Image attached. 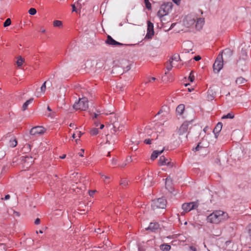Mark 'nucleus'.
<instances>
[{
    "label": "nucleus",
    "instance_id": "obj_1",
    "mask_svg": "<svg viewBox=\"0 0 251 251\" xmlns=\"http://www.w3.org/2000/svg\"><path fill=\"white\" fill-rule=\"evenodd\" d=\"M192 120L190 121H185L184 122L182 125L180 126L178 130V134L181 135L185 133L188 129H189V131L188 132V134H189L191 130H195L198 132V133H199L200 131L201 130V127L199 126L194 125V126H192Z\"/></svg>",
    "mask_w": 251,
    "mask_h": 251
},
{
    "label": "nucleus",
    "instance_id": "obj_35",
    "mask_svg": "<svg viewBox=\"0 0 251 251\" xmlns=\"http://www.w3.org/2000/svg\"><path fill=\"white\" fill-rule=\"evenodd\" d=\"M171 60H170V61H173V60H176V61H178L179 60H180L179 55L178 54H174L171 58Z\"/></svg>",
    "mask_w": 251,
    "mask_h": 251
},
{
    "label": "nucleus",
    "instance_id": "obj_41",
    "mask_svg": "<svg viewBox=\"0 0 251 251\" xmlns=\"http://www.w3.org/2000/svg\"><path fill=\"white\" fill-rule=\"evenodd\" d=\"M23 150L25 151H30L31 150L30 145L29 144H26L24 147Z\"/></svg>",
    "mask_w": 251,
    "mask_h": 251
},
{
    "label": "nucleus",
    "instance_id": "obj_33",
    "mask_svg": "<svg viewBox=\"0 0 251 251\" xmlns=\"http://www.w3.org/2000/svg\"><path fill=\"white\" fill-rule=\"evenodd\" d=\"M62 25V23L60 21L55 20L53 22V26L55 27H60Z\"/></svg>",
    "mask_w": 251,
    "mask_h": 251
},
{
    "label": "nucleus",
    "instance_id": "obj_31",
    "mask_svg": "<svg viewBox=\"0 0 251 251\" xmlns=\"http://www.w3.org/2000/svg\"><path fill=\"white\" fill-rule=\"evenodd\" d=\"M234 114H233L232 113H229L227 114L226 115H224L222 117V119H233L234 118Z\"/></svg>",
    "mask_w": 251,
    "mask_h": 251
},
{
    "label": "nucleus",
    "instance_id": "obj_16",
    "mask_svg": "<svg viewBox=\"0 0 251 251\" xmlns=\"http://www.w3.org/2000/svg\"><path fill=\"white\" fill-rule=\"evenodd\" d=\"M117 120V117L115 114L113 116L111 117V122L112 123V129L114 132H116L117 130V124L116 123Z\"/></svg>",
    "mask_w": 251,
    "mask_h": 251
},
{
    "label": "nucleus",
    "instance_id": "obj_10",
    "mask_svg": "<svg viewBox=\"0 0 251 251\" xmlns=\"http://www.w3.org/2000/svg\"><path fill=\"white\" fill-rule=\"evenodd\" d=\"M44 132V128L43 126H37L31 129L30 134L32 135L42 134Z\"/></svg>",
    "mask_w": 251,
    "mask_h": 251
},
{
    "label": "nucleus",
    "instance_id": "obj_23",
    "mask_svg": "<svg viewBox=\"0 0 251 251\" xmlns=\"http://www.w3.org/2000/svg\"><path fill=\"white\" fill-rule=\"evenodd\" d=\"M172 184V179L170 177V176H168L166 178V188L168 189L169 190H170L169 189L171 188Z\"/></svg>",
    "mask_w": 251,
    "mask_h": 251
},
{
    "label": "nucleus",
    "instance_id": "obj_19",
    "mask_svg": "<svg viewBox=\"0 0 251 251\" xmlns=\"http://www.w3.org/2000/svg\"><path fill=\"white\" fill-rule=\"evenodd\" d=\"M22 157H24V159H23V163L24 164L26 163L27 165H29V166H30V165L33 162V160L31 156H23Z\"/></svg>",
    "mask_w": 251,
    "mask_h": 251
},
{
    "label": "nucleus",
    "instance_id": "obj_36",
    "mask_svg": "<svg viewBox=\"0 0 251 251\" xmlns=\"http://www.w3.org/2000/svg\"><path fill=\"white\" fill-rule=\"evenodd\" d=\"M146 7L148 10H151V3L150 2L149 0H144Z\"/></svg>",
    "mask_w": 251,
    "mask_h": 251
},
{
    "label": "nucleus",
    "instance_id": "obj_22",
    "mask_svg": "<svg viewBox=\"0 0 251 251\" xmlns=\"http://www.w3.org/2000/svg\"><path fill=\"white\" fill-rule=\"evenodd\" d=\"M152 176L151 175H148L147 177L145 178V183L147 184V187H150L152 186Z\"/></svg>",
    "mask_w": 251,
    "mask_h": 251
},
{
    "label": "nucleus",
    "instance_id": "obj_21",
    "mask_svg": "<svg viewBox=\"0 0 251 251\" xmlns=\"http://www.w3.org/2000/svg\"><path fill=\"white\" fill-rule=\"evenodd\" d=\"M184 104H180L178 105L176 108V112L179 115H181L184 110Z\"/></svg>",
    "mask_w": 251,
    "mask_h": 251
},
{
    "label": "nucleus",
    "instance_id": "obj_48",
    "mask_svg": "<svg viewBox=\"0 0 251 251\" xmlns=\"http://www.w3.org/2000/svg\"><path fill=\"white\" fill-rule=\"evenodd\" d=\"M84 152V149H81V152L78 153V155L80 156H81V157L83 156Z\"/></svg>",
    "mask_w": 251,
    "mask_h": 251
},
{
    "label": "nucleus",
    "instance_id": "obj_62",
    "mask_svg": "<svg viewBox=\"0 0 251 251\" xmlns=\"http://www.w3.org/2000/svg\"><path fill=\"white\" fill-rule=\"evenodd\" d=\"M163 111L162 109H160L159 112L157 113V114H156L157 115H159L160 114H161V113H162Z\"/></svg>",
    "mask_w": 251,
    "mask_h": 251
},
{
    "label": "nucleus",
    "instance_id": "obj_9",
    "mask_svg": "<svg viewBox=\"0 0 251 251\" xmlns=\"http://www.w3.org/2000/svg\"><path fill=\"white\" fill-rule=\"evenodd\" d=\"M154 33L153 24L150 21H148L147 33L146 35L145 38L149 39H151Z\"/></svg>",
    "mask_w": 251,
    "mask_h": 251
},
{
    "label": "nucleus",
    "instance_id": "obj_30",
    "mask_svg": "<svg viewBox=\"0 0 251 251\" xmlns=\"http://www.w3.org/2000/svg\"><path fill=\"white\" fill-rule=\"evenodd\" d=\"M104 63H105L104 60L99 59L97 61V62L96 63V68H99V69L101 68L103 66Z\"/></svg>",
    "mask_w": 251,
    "mask_h": 251
},
{
    "label": "nucleus",
    "instance_id": "obj_26",
    "mask_svg": "<svg viewBox=\"0 0 251 251\" xmlns=\"http://www.w3.org/2000/svg\"><path fill=\"white\" fill-rule=\"evenodd\" d=\"M247 80L245 79L243 77H239L237 78L235 82L237 85H241L242 84H244L245 82H246Z\"/></svg>",
    "mask_w": 251,
    "mask_h": 251
},
{
    "label": "nucleus",
    "instance_id": "obj_42",
    "mask_svg": "<svg viewBox=\"0 0 251 251\" xmlns=\"http://www.w3.org/2000/svg\"><path fill=\"white\" fill-rule=\"evenodd\" d=\"M201 142L199 143L197 145V146H196V147L193 149V151H198L200 150V149L202 148L203 146H201Z\"/></svg>",
    "mask_w": 251,
    "mask_h": 251
},
{
    "label": "nucleus",
    "instance_id": "obj_58",
    "mask_svg": "<svg viewBox=\"0 0 251 251\" xmlns=\"http://www.w3.org/2000/svg\"><path fill=\"white\" fill-rule=\"evenodd\" d=\"M190 249L193 251H197V249L195 247H194L191 246L190 247Z\"/></svg>",
    "mask_w": 251,
    "mask_h": 251
},
{
    "label": "nucleus",
    "instance_id": "obj_38",
    "mask_svg": "<svg viewBox=\"0 0 251 251\" xmlns=\"http://www.w3.org/2000/svg\"><path fill=\"white\" fill-rule=\"evenodd\" d=\"M11 21L10 18H7L5 21L4 22L3 26L4 27H7L11 25Z\"/></svg>",
    "mask_w": 251,
    "mask_h": 251
},
{
    "label": "nucleus",
    "instance_id": "obj_7",
    "mask_svg": "<svg viewBox=\"0 0 251 251\" xmlns=\"http://www.w3.org/2000/svg\"><path fill=\"white\" fill-rule=\"evenodd\" d=\"M223 67V58L222 54H219L213 66L215 73H219Z\"/></svg>",
    "mask_w": 251,
    "mask_h": 251
},
{
    "label": "nucleus",
    "instance_id": "obj_47",
    "mask_svg": "<svg viewBox=\"0 0 251 251\" xmlns=\"http://www.w3.org/2000/svg\"><path fill=\"white\" fill-rule=\"evenodd\" d=\"M201 57L200 56V55H197V56H195L194 57V59L195 60V61H199L200 60H201Z\"/></svg>",
    "mask_w": 251,
    "mask_h": 251
},
{
    "label": "nucleus",
    "instance_id": "obj_14",
    "mask_svg": "<svg viewBox=\"0 0 251 251\" xmlns=\"http://www.w3.org/2000/svg\"><path fill=\"white\" fill-rule=\"evenodd\" d=\"M159 227V225L157 223H150L149 226L146 228L147 230H150L152 232H154L156 230H157Z\"/></svg>",
    "mask_w": 251,
    "mask_h": 251
},
{
    "label": "nucleus",
    "instance_id": "obj_20",
    "mask_svg": "<svg viewBox=\"0 0 251 251\" xmlns=\"http://www.w3.org/2000/svg\"><path fill=\"white\" fill-rule=\"evenodd\" d=\"M164 151V149L162 150L161 151H154L151 155V160H154V159H155L159 155L161 154L163 151Z\"/></svg>",
    "mask_w": 251,
    "mask_h": 251
},
{
    "label": "nucleus",
    "instance_id": "obj_24",
    "mask_svg": "<svg viewBox=\"0 0 251 251\" xmlns=\"http://www.w3.org/2000/svg\"><path fill=\"white\" fill-rule=\"evenodd\" d=\"M17 145V141L15 137H12L9 139V146L10 147L14 148Z\"/></svg>",
    "mask_w": 251,
    "mask_h": 251
},
{
    "label": "nucleus",
    "instance_id": "obj_28",
    "mask_svg": "<svg viewBox=\"0 0 251 251\" xmlns=\"http://www.w3.org/2000/svg\"><path fill=\"white\" fill-rule=\"evenodd\" d=\"M168 161V159H166L164 156L162 155L160 157L158 163L159 165H165L166 164V161Z\"/></svg>",
    "mask_w": 251,
    "mask_h": 251
},
{
    "label": "nucleus",
    "instance_id": "obj_61",
    "mask_svg": "<svg viewBox=\"0 0 251 251\" xmlns=\"http://www.w3.org/2000/svg\"><path fill=\"white\" fill-rule=\"evenodd\" d=\"M66 157V154H64L62 156H60V158L61 159H64Z\"/></svg>",
    "mask_w": 251,
    "mask_h": 251
},
{
    "label": "nucleus",
    "instance_id": "obj_18",
    "mask_svg": "<svg viewBox=\"0 0 251 251\" xmlns=\"http://www.w3.org/2000/svg\"><path fill=\"white\" fill-rule=\"evenodd\" d=\"M223 55L224 54L225 57L226 58H230L232 55V51L229 49H226L224 50H223L221 53Z\"/></svg>",
    "mask_w": 251,
    "mask_h": 251
},
{
    "label": "nucleus",
    "instance_id": "obj_15",
    "mask_svg": "<svg viewBox=\"0 0 251 251\" xmlns=\"http://www.w3.org/2000/svg\"><path fill=\"white\" fill-rule=\"evenodd\" d=\"M185 21L188 25L190 26L195 24L196 20L195 18L191 15H187L185 18Z\"/></svg>",
    "mask_w": 251,
    "mask_h": 251
},
{
    "label": "nucleus",
    "instance_id": "obj_6",
    "mask_svg": "<svg viewBox=\"0 0 251 251\" xmlns=\"http://www.w3.org/2000/svg\"><path fill=\"white\" fill-rule=\"evenodd\" d=\"M121 67H114L112 72H122L121 68L123 70V72L128 71L130 69V64L126 60H122L120 63Z\"/></svg>",
    "mask_w": 251,
    "mask_h": 251
},
{
    "label": "nucleus",
    "instance_id": "obj_11",
    "mask_svg": "<svg viewBox=\"0 0 251 251\" xmlns=\"http://www.w3.org/2000/svg\"><path fill=\"white\" fill-rule=\"evenodd\" d=\"M105 43H106V44H107L108 45H111V46H124V45H125V44H123L122 43H121L120 42H118L115 41L110 35H108L107 36V39L105 41Z\"/></svg>",
    "mask_w": 251,
    "mask_h": 251
},
{
    "label": "nucleus",
    "instance_id": "obj_8",
    "mask_svg": "<svg viewBox=\"0 0 251 251\" xmlns=\"http://www.w3.org/2000/svg\"><path fill=\"white\" fill-rule=\"evenodd\" d=\"M199 201L184 203L182 205V208L185 212H189L192 210L196 209L199 206Z\"/></svg>",
    "mask_w": 251,
    "mask_h": 251
},
{
    "label": "nucleus",
    "instance_id": "obj_40",
    "mask_svg": "<svg viewBox=\"0 0 251 251\" xmlns=\"http://www.w3.org/2000/svg\"><path fill=\"white\" fill-rule=\"evenodd\" d=\"M36 12H37V11H36V9H35L34 8H31L28 10L29 14L31 15H35Z\"/></svg>",
    "mask_w": 251,
    "mask_h": 251
},
{
    "label": "nucleus",
    "instance_id": "obj_2",
    "mask_svg": "<svg viewBox=\"0 0 251 251\" xmlns=\"http://www.w3.org/2000/svg\"><path fill=\"white\" fill-rule=\"evenodd\" d=\"M224 212L222 211H215L207 217L208 222L218 224L223 219Z\"/></svg>",
    "mask_w": 251,
    "mask_h": 251
},
{
    "label": "nucleus",
    "instance_id": "obj_13",
    "mask_svg": "<svg viewBox=\"0 0 251 251\" xmlns=\"http://www.w3.org/2000/svg\"><path fill=\"white\" fill-rule=\"evenodd\" d=\"M223 124L221 122H219L213 129V133L216 138H217L219 132L221 131Z\"/></svg>",
    "mask_w": 251,
    "mask_h": 251
},
{
    "label": "nucleus",
    "instance_id": "obj_59",
    "mask_svg": "<svg viewBox=\"0 0 251 251\" xmlns=\"http://www.w3.org/2000/svg\"><path fill=\"white\" fill-rule=\"evenodd\" d=\"M69 126L71 127H73L74 128L75 126V124H73V123H71L69 125Z\"/></svg>",
    "mask_w": 251,
    "mask_h": 251
},
{
    "label": "nucleus",
    "instance_id": "obj_63",
    "mask_svg": "<svg viewBox=\"0 0 251 251\" xmlns=\"http://www.w3.org/2000/svg\"><path fill=\"white\" fill-rule=\"evenodd\" d=\"M82 134H83V133H82L81 131H79V132L78 137L80 138Z\"/></svg>",
    "mask_w": 251,
    "mask_h": 251
},
{
    "label": "nucleus",
    "instance_id": "obj_34",
    "mask_svg": "<svg viewBox=\"0 0 251 251\" xmlns=\"http://www.w3.org/2000/svg\"><path fill=\"white\" fill-rule=\"evenodd\" d=\"M188 79L191 82L194 81V80L195 79V76L194 75V72L193 71H191V73H190L189 76L188 77Z\"/></svg>",
    "mask_w": 251,
    "mask_h": 251
},
{
    "label": "nucleus",
    "instance_id": "obj_3",
    "mask_svg": "<svg viewBox=\"0 0 251 251\" xmlns=\"http://www.w3.org/2000/svg\"><path fill=\"white\" fill-rule=\"evenodd\" d=\"M73 107L76 110H86L88 108V100L86 97L79 98L78 102H75Z\"/></svg>",
    "mask_w": 251,
    "mask_h": 251
},
{
    "label": "nucleus",
    "instance_id": "obj_50",
    "mask_svg": "<svg viewBox=\"0 0 251 251\" xmlns=\"http://www.w3.org/2000/svg\"><path fill=\"white\" fill-rule=\"evenodd\" d=\"M10 198V196L9 195H6L4 198H1L2 200H9Z\"/></svg>",
    "mask_w": 251,
    "mask_h": 251
},
{
    "label": "nucleus",
    "instance_id": "obj_29",
    "mask_svg": "<svg viewBox=\"0 0 251 251\" xmlns=\"http://www.w3.org/2000/svg\"><path fill=\"white\" fill-rule=\"evenodd\" d=\"M128 180L126 178H122L121 180L120 185L123 188H124L128 185Z\"/></svg>",
    "mask_w": 251,
    "mask_h": 251
},
{
    "label": "nucleus",
    "instance_id": "obj_32",
    "mask_svg": "<svg viewBox=\"0 0 251 251\" xmlns=\"http://www.w3.org/2000/svg\"><path fill=\"white\" fill-rule=\"evenodd\" d=\"M24 62V59L21 56H20L18 57V59L17 61V64L18 66V67L21 66Z\"/></svg>",
    "mask_w": 251,
    "mask_h": 251
},
{
    "label": "nucleus",
    "instance_id": "obj_27",
    "mask_svg": "<svg viewBox=\"0 0 251 251\" xmlns=\"http://www.w3.org/2000/svg\"><path fill=\"white\" fill-rule=\"evenodd\" d=\"M33 100V98H30L28 100H26L22 106V110L23 111L25 110L28 107V105Z\"/></svg>",
    "mask_w": 251,
    "mask_h": 251
},
{
    "label": "nucleus",
    "instance_id": "obj_49",
    "mask_svg": "<svg viewBox=\"0 0 251 251\" xmlns=\"http://www.w3.org/2000/svg\"><path fill=\"white\" fill-rule=\"evenodd\" d=\"M96 190L93 191V190H90L89 191V194L90 196H92L94 193H95Z\"/></svg>",
    "mask_w": 251,
    "mask_h": 251
},
{
    "label": "nucleus",
    "instance_id": "obj_12",
    "mask_svg": "<svg viewBox=\"0 0 251 251\" xmlns=\"http://www.w3.org/2000/svg\"><path fill=\"white\" fill-rule=\"evenodd\" d=\"M216 95V88L214 86L210 87L207 91V99L209 100H212L214 99Z\"/></svg>",
    "mask_w": 251,
    "mask_h": 251
},
{
    "label": "nucleus",
    "instance_id": "obj_43",
    "mask_svg": "<svg viewBox=\"0 0 251 251\" xmlns=\"http://www.w3.org/2000/svg\"><path fill=\"white\" fill-rule=\"evenodd\" d=\"M153 140V139H146L144 142V143L146 144H148V145H150L151 143V141Z\"/></svg>",
    "mask_w": 251,
    "mask_h": 251
},
{
    "label": "nucleus",
    "instance_id": "obj_52",
    "mask_svg": "<svg viewBox=\"0 0 251 251\" xmlns=\"http://www.w3.org/2000/svg\"><path fill=\"white\" fill-rule=\"evenodd\" d=\"M40 220L39 218H37L34 222V223L35 225H39L40 224Z\"/></svg>",
    "mask_w": 251,
    "mask_h": 251
},
{
    "label": "nucleus",
    "instance_id": "obj_44",
    "mask_svg": "<svg viewBox=\"0 0 251 251\" xmlns=\"http://www.w3.org/2000/svg\"><path fill=\"white\" fill-rule=\"evenodd\" d=\"M172 61H170V64L167 66L166 68L168 71H170L172 70Z\"/></svg>",
    "mask_w": 251,
    "mask_h": 251
},
{
    "label": "nucleus",
    "instance_id": "obj_57",
    "mask_svg": "<svg viewBox=\"0 0 251 251\" xmlns=\"http://www.w3.org/2000/svg\"><path fill=\"white\" fill-rule=\"evenodd\" d=\"M112 164L113 165H115L117 164V160L113 159L112 161Z\"/></svg>",
    "mask_w": 251,
    "mask_h": 251
},
{
    "label": "nucleus",
    "instance_id": "obj_5",
    "mask_svg": "<svg viewBox=\"0 0 251 251\" xmlns=\"http://www.w3.org/2000/svg\"><path fill=\"white\" fill-rule=\"evenodd\" d=\"M166 200L164 198L162 197L153 200L151 203V207L153 210L157 208L164 209L166 207Z\"/></svg>",
    "mask_w": 251,
    "mask_h": 251
},
{
    "label": "nucleus",
    "instance_id": "obj_56",
    "mask_svg": "<svg viewBox=\"0 0 251 251\" xmlns=\"http://www.w3.org/2000/svg\"><path fill=\"white\" fill-rule=\"evenodd\" d=\"M242 54L243 56H247V53L245 50H242Z\"/></svg>",
    "mask_w": 251,
    "mask_h": 251
},
{
    "label": "nucleus",
    "instance_id": "obj_46",
    "mask_svg": "<svg viewBox=\"0 0 251 251\" xmlns=\"http://www.w3.org/2000/svg\"><path fill=\"white\" fill-rule=\"evenodd\" d=\"M72 11L73 12H77V10L76 9V7H75V5L74 4L72 5Z\"/></svg>",
    "mask_w": 251,
    "mask_h": 251
},
{
    "label": "nucleus",
    "instance_id": "obj_45",
    "mask_svg": "<svg viewBox=\"0 0 251 251\" xmlns=\"http://www.w3.org/2000/svg\"><path fill=\"white\" fill-rule=\"evenodd\" d=\"M166 165H167L168 167L172 168L173 166V163L171 161H166Z\"/></svg>",
    "mask_w": 251,
    "mask_h": 251
},
{
    "label": "nucleus",
    "instance_id": "obj_4",
    "mask_svg": "<svg viewBox=\"0 0 251 251\" xmlns=\"http://www.w3.org/2000/svg\"><path fill=\"white\" fill-rule=\"evenodd\" d=\"M172 2H167L161 5L159 10L157 12V16L160 18L168 14L169 11L172 9Z\"/></svg>",
    "mask_w": 251,
    "mask_h": 251
},
{
    "label": "nucleus",
    "instance_id": "obj_39",
    "mask_svg": "<svg viewBox=\"0 0 251 251\" xmlns=\"http://www.w3.org/2000/svg\"><path fill=\"white\" fill-rule=\"evenodd\" d=\"M47 82V81H45L40 88L41 92L43 93H44L46 91V84Z\"/></svg>",
    "mask_w": 251,
    "mask_h": 251
},
{
    "label": "nucleus",
    "instance_id": "obj_60",
    "mask_svg": "<svg viewBox=\"0 0 251 251\" xmlns=\"http://www.w3.org/2000/svg\"><path fill=\"white\" fill-rule=\"evenodd\" d=\"M207 129H208V126H205V127L203 128V132H204V133H206V131H207Z\"/></svg>",
    "mask_w": 251,
    "mask_h": 251
},
{
    "label": "nucleus",
    "instance_id": "obj_53",
    "mask_svg": "<svg viewBox=\"0 0 251 251\" xmlns=\"http://www.w3.org/2000/svg\"><path fill=\"white\" fill-rule=\"evenodd\" d=\"M173 1L177 5H179L180 4V0H173Z\"/></svg>",
    "mask_w": 251,
    "mask_h": 251
},
{
    "label": "nucleus",
    "instance_id": "obj_37",
    "mask_svg": "<svg viewBox=\"0 0 251 251\" xmlns=\"http://www.w3.org/2000/svg\"><path fill=\"white\" fill-rule=\"evenodd\" d=\"M98 133H99V129L96 128H93L90 131V134L93 136L96 135Z\"/></svg>",
    "mask_w": 251,
    "mask_h": 251
},
{
    "label": "nucleus",
    "instance_id": "obj_17",
    "mask_svg": "<svg viewBox=\"0 0 251 251\" xmlns=\"http://www.w3.org/2000/svg\"><path fill=\"white\" fill-rule=\"evenodd\" d=\"M197 19V23L196 24V28H197L198 29L200 30L201 29L203 24H204V19L203 18H199V19Z\"/></svg>",
    "mask_w": 251,
    "mask_h": 251
},
{
    "label": "nucleus",
    "instance_id": "obj_55",
    "mask_svg": "<svg viewBox=\"0 0 251 251\" xmlns=\"http://www.w3.org/2000/svg\"><path fill=\"white\" fill-rule=\"evenodd\" d=\"M98 116H99V114H97L96 113H94V116L92 117L93 120H94L95 119L97 118Z\"/></svg>",
    "mask_w": 251,
    "mask_h": 251
},
{
    "label": "nucleus",
    "instance_id": "obj_51",
    "mask_svg": "<svg viewBox=\"0 0 251 251\" xmlns=\"http://www.w3.org/2000/svg\"><path fill=\"white\" fill-rule=\"evenodd\" d=\"M112 137V136H108V135H107V140H106V144H111V143L110 142V141L109 140V139H110L109 138V137Z\"/></svg>",
    "mask_w": 251,
    "mask_h": 251
},
{
    "label": "nucleus",
    "instance_id": "obj_54",
    "mask_svg": "<svg viewBox=\"0 0 251 251\" xmlns=\"http://www.w3.org/2000/svg\"><path fill=\"white\" fill-rule=\"evenodd\" d=\"M126 161L128 162H131L132 161L131 157V156L127 157L126 159Z\"/></svg>",
    "mask_w": 251,
    "mask_h": 251
},
{
    "label": "nucleus",
    "instance_id": "obj_25",
    "mask_svg": "<svg viewBox=\"0 0 251 251\" xmlns=\"http://www.w3.org/2000/svg\"><path fill=\"white\" fill-rule=\"evenodd\" d=\"M160 248L162 251H169L171 249V246L167 244H163L160 246Z\"/></svg>",
    "mask_w": 251,
    "mask_h": 251
},
{
    "label": "nucleus",
    "instance_id": "obj_64",
    "mask_svg": "<svg viewBox=\"0 0 251 251\" xmlns=\"http://www.w3.org/2000/svg\"><path fill=\"white\" fill-rule=\"evenodd\" d=\"M45 31H46V30L45 29H44V28H42L41 30V32H42V33H44V32H45Z\"/></svg>",
    "mask_w": 251,
    "mask_h": 251
}]
</instances>
